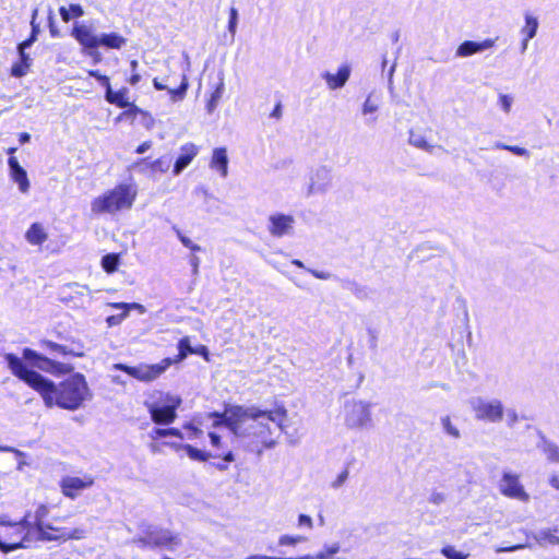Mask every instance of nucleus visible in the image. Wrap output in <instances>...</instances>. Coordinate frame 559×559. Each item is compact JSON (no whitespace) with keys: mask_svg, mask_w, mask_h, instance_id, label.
I'll return each mask as SVG.
<instances>
[{"mask_svg":"<svg viewBox=\"0 0 559 559\" xmlns=\"http://www.w3.org/2000/svg\"><path fill=\"white\" fill-rule=\"evenodd\" d=\"M69 9L71 13L76 17H80L84 14V10L80 4H71Z\"/></svg>","mask_w":559,"mask_h":559,"instance_id":"nucleus-64","label":"nucleus"},{"mask_svg":"<svg viewBox=\"0 0 559 559\" xmlns=\"http://www.w3.org/2000/svg\"><path fill=\"white\" fill-rule=\"evenodd\" d=\"M287 411L277 407L274 411H260L255 407L230 406L224 413H210L213 427L225 425L236 437H254L264 448H273L276 441L271 438L273 426L283 431Z\"/></svg>","mask_w":559,"mask_h":559,"instance_id":"nucleus-2","label":"nucleus"},{"mask_svg":"<svg viewBox=\"0 0 559 559\" xmlns=\"http://www.w3.org/2000/svg\"><path fill=\"white\" fill-rule=\"evenodd\" d=\"M128 88L123 87L121 90H119L118 92H114L111 90V86H108L106 88V95H105V98L108 103L110 104H115L117 105L118 107L120 108H128V107H132L135 109V106L132 105L127 95H128Z\"/></svg>","mask_w":559,"mask_h":559,"instance_id":"nucleus-25","label":"nucleus"},{"mask_svg":"<svg viewBox=\"0 0 559 559\" xmlns=\"http://www.w3.org/2000/svg\"><path fill=\"white\" fill-rule=\"evenodd\" d=\"M19 532L34 528V518L31 512H27L19 522H16Z\"/></svg>","mask_w":559,"mask_h":559,"instance_id":"nucleus-47","label":"nucleus"},{"mask_svg":"<svg viewBox=\"0 0 559 559\" xmlns=\"http://www.w3.org/2000/svg\"><path fill=\"white\" fill-rule=\"evenodd\" d=\"M308 272L311 273L316 278H319V280L331 278V274L328 272L317 271V270H311V269H308Z\"/></svg>","mask_w":559,"mask_h":559,"instance_id":"nucleus-60","label":"nucleus"},{"mask_svg":"<svg viewBox=\"0 0 559 559\" xmlns=\"http://www.w3.org/2000/svg\"><path fill=\"white\" fill-rule=\"evenodd\" d=\"M153 85L158 91L167 90L168 93L170 94L171 100L178 102L182 100L186 96L188 90V79L185 74H182L180 86L177 88H169L166 84H163L157 78L153 80Z\"/></svg>","mask_w":559,"mask_h":559,"instance_id":"nucleus-23","label":"nucleus"},{"mask_svg":"<svg viewBox=\"0 0 559 559\" xmlns=\"http://www.w3.org/2000/svg\"><path fill=\"white\" fill-rule=\"evenodd\" d=\"M175 230H176V234H177V236H178V238H179L180 242H181L186 248H189V249H190L191 251H193V252H199V251H201V250H202V248H201L199 245H197V243L192 242V241H191V239H189L188 237H186V236H185V235H183V234H182L178 228H175Z\"/></svg>","mask_w":559,"mask_h":559,"instance_id":"nucleus-45","label":"nucleus"},{"mask_svg":"<svg viewBox=\"0 0 559 559\" xmlns=\"http://www.w3.org/2000/svg\"><path fill=\"white\" fill-rule=\"evenodd\" d=\"M4 360L13 376L38 392L47 407L55 405L68 411H76L92 399V392L82 373H73L59 384L27 368L19 356L8 353Z\"/></svg>","mask_w":559,"mask_h":559,"instance_id":"nucleus-1","label":"nucleus"},{"mask_svg":"<svg viewBox=\"0 0 559 559\" xmlns=\"http://www.w3.org/2000/svg\"><path fill=\"white\" fill-rule=\"evenodd\" d=\"M127 311L123 310L122 313L120 314H114V316H109L107 319H106V322L108 323L109 326H115V325H118L122 322V320L127 317Z\"/></svg>","mask_w":559,"mask_h":559,"instance_id":"nucleus-54","label":"nucleus"},{"mask_svg":"<svg viewBox=\"0 0 559 559\" xmlns=\"http://www.w3.org/2000/svg\"><path fill=\"white\" fill-rule=\"evenodd\" d=\"M348 476H349V471H348V467H346L331 483V488H333V489L341 488L347 481Z\"/></svg>","mask_w":559,"mask_h":559,"instance_id":"nucleus-49","label":"nucleus"},{"mask_svg":"<svg viewBox=\"0 0 559 559\" xmlns=\"http://www.w3.org/2000/svg\"><path fill=\"white\" fill-rule=\"evenodd\" d=\"M63 527H55L51 524H48L41 530H36V540L37 542H63V534L61 533Z\"/></svg>","mask_w":559,"mask_h":559,"instance_id":"nucleus-24","label":"nucleus"},{"mask_svg":"<svg viewBox=\"0 0 559 559\" xmlns=\"http://www.w3.org/2000/svg\"><path fill=\"white\" fill-rule=\"evenodd\" d=\"M144 526L150 536V543L154 548H167L169 550H174L177 546L180 545V538L178 535L173 534L167 528H162L148 523L144 522Z\"/></svg>","mask_w":559,"mask_h":559,"instance_id":"nucleus-12","label":"nucleus"},{"mask_svg":"<svg viewBox=\"0 0 559 559\" xmlns=\"http://www.w3.org/2000/svg\"><path fill=\"white\" fill-rule=\"evenodd\" d=\"M557 532L558 527L543 528L534 535V539L539 545H545L546 543L550 545H559V536L556 535Z\"/></svg>","mask_w":559,"mask_h":559,"instance_id":"nucleus-29","label":"nucleus"},{"mask_svg":"<svg viewBox=\"0 0 559 559\" xmlns=\"http://www.w3.org/2000/svg\"><path fill=\"white\" fill-rule=\"evenodd\" d=\"M346 288L349 289L358 298H365L367 295L365 287L358 285L355 282H348Z\"/></svg>","mask_w":559,"mask_h":559,"instance_id":"nucleus-51","label":"nucleus"},{"mask_svg":"<svg viewBox=\"0 0 559 559\" xmlns=\"http://www.w3.org/2000/svg\"><path fill=\"white\" fill-rule=\"evenodd\" d=\"M17 50L20 55V62L12 66L11 74L15 78H22L27 73L32 64V59L29 55L25 52L26 49H22V45L17 46Z\"/></svg>","mask_w":559,"mask_h":559,"instance_id":"nucleus-26","label":"nucleus"},{"mask_svg":"<svg viewBox=\"0 0 559 559\" xmlns=\"http://www.w3.org/2000/svg\"><path fill=\"white\" fill-rule=\"evenodd\" d=\"M199 148L193 143H187L181 146L180 155L175 162L173 173L175 176L181 174V171L188 167V165L193 160V158L198 155Z\"/></svg>","mask_w":559,"mask_h":559,"instance_id":"nucleus-17","label":"nucleus"},{"mask_svg":"<svg viewBox=\"0 0 559 559\" xmlns=\"http://www.w3.org/2000/svg\"><path fill=\"white\" fill-rule=\"evenodd\" d=\"M499 491L508 498L516 499L522 502H528L530 500V495L520 483L519 475L512 472H503L499 481Z\"/></svg>","mask_w":559,"mask_h":559,"instance_id":"nucleus-10","label":"nucleus"},{"mask_svg":"<svg viewBox=\"0 0 559 559\" xmlns=\"http://www.w3.org/2000/svg\"><path fill=\"white\" fill-rule=\"evenodd\" d=\"M441 554L447 559H466L467 555H464L461 551H457L453 546H445L441 549Z\"/></svg>","mask_w":559,"mask_h":559,"instance_id":"nucleus-44","label":"nucleus"},{"mask_svg":"<svg viewBox=\"0 0 559 559\" xmlns=\"http://www.w3.org/2000/svg\"><path fill=\"white\" fill-rule=\"evenodd\" d=\"M378 109H379V99L373 97L372 94H369L367 96L365 103L362 104L361 114L364 116H368V115L374 114L376 111H378Z\"/></svg>","mask_w":559,"mask_h":559,"instance_id":"nucleus-38","label":"nucleus"},{"mask_svg":"<svg viewBox=\"0 0 559 559\" xmlns=\"http://www.w3.org/2000/svg\"><path fill=\"white\" fill-rule=\"evenodd\" d=\"M171 364L173 360L170 358H165L159 364L155 365L140 364L131 367L124 364H115L112 368L121 370L139 381L150 382L157 379Z\"/></svg>","mask_w":559,"mask_h":559,"instance_id":"nucleus-8","label":"nucleus"},{"mask_svg":"<svg viewBox=\"0 0 559 559\" xmlns=\"http://www.w3.org/2000/svg\"><path fill=\"white\" fill-rule=\"evenodd\" d=\"M539 442L537 448L544 453L546 459L551 463H559V445L548 439L543 432H538Z\"/></svg>","mask_w":559,"mask_h":559,"instance_id":"nucleus-22","label":"nucleus"},{"mask_svg":"<svg viewBox=\"0 0 559 559\" xmlns=\"http://www.w3.org/2000/svg\"><path fill=\"white\" fill-rule=\"evenodd\" d=\"M138 194L136 187L121 183L95 198L91 203L94 214H116L132 207Z\"/></svg>","mask_w":559,"mask_h":559,"instance_id":"nucleus-3","label":"nucleus"},{"mask_svg":"<svg viewBox=\"0 0 559 559\" xmlns=\"http://www.w3.org/2000/svg\"><path fill=\"white\" fill-rule=\"evenodd\" d=\"M525 24L521 28V34L526 37V40L533 39L538 31L539 22L538 19L531 13H525Z\"/></svg>","mask_w":559,"mask_h":559,"instance_id":"nucleus-30","label":"nucleus"},{"mask_svg":"<svg viewBox=\"0 0 559 559\" xmlns=\"http://www.w3.org/2000/svg\"><path fill=\"white\" fill-rule=\"evenodd\" d=\"M507 417L509 427H513L519 420V416L514 409H508Z\"/></svg>","mask_w":559,"mask_h":559,"instance_id":"nucleus-58","label":"nucleus"},{"mask_svg":"<svg viewBox=\"0 0 559 559\" xmlns=\"http://www.w3.org/2000/svg\"><path fill=\"white\" fill-rule=\"evenodd\" d=\"M492 148L495 150H506V151H509L511 152L512 154L516 155V156H522V157H530V152L524 148V147H521V146H516V145H508V144H504L502 142H495L493 143V146Z\"/></svg>","mask_w":559,"mask_h":559,"instance_id":"nucleus-32","label":"nucleus"},{"mask_svg":"<svg viewBox=\"0 0 559 559\" xmlns=\"http://www.w3.org/2000/svg\"><path fill=\"white\" fill-rule=\"evenodd\" d=\"M209 437H210L211 445L213 447L212 452H221L222 453L226 450H229L228 448H224V445L222 443V438L216 432H210Z\"/></svg>","mask_w":559,"mask_h":559,"instance_id":"nucleus-48","label":"nucleus"},{"mask_svg":"<svg viewBox=\"0 0 559 559\" xmlns=\"http://www.w3.org/2000/svg\"><path fill=\"white\" fill-rule=\"evenodd\" d=\"M372 404L361 400H348L344 403V425L352 430H370L373 428Z\"/></svg>","mask_w":559,"mask_h":559,"instance_id":"nucleus-5","label":"nucleus"},{"mask_svg":"<svg viewBox=\"0 0 559 559\" xmlns=\"http://www.w3.org/2000/svg\"><path fill=\"white\" fill-rule=\"evenodd\" d=\"M119 265V255L115 253H108L102 259V266L107 273H112Z\"/></svg>","mask_w":559,"mask_h":559,"instance_id":"nucleus-37","label":"nucleus"},{"mask_svg":"<svg viewBox=\"0 0 559 559\" xmlns=\"http://www.w3.org/2000/svg\"><path fill=\"white\" fill-rule=\"evenodd\" d=\"M178 359L177 360H183L188 354H193L194 348L191 347L189 337H183L178 343Z\"/></svg>","mask_w":559,"mask_h":559,"instance_id":"nucleus-40","label":"nucleus"},{"mask_svg":"<svg viewBox=\"0 0 559 559\" xmlns=\"http://www.w3.org/2000/svg\"><path fill=\"white\" fill-rule=\"evenodd\" d=\"M171 165V158L169 156H163L154 162L147 163L146 159H141L134 165L140 173L145 174L148 169L155 174H164L169 170Z\"/></svg>","mask_w":559,"mask_h":559,"instance_id":"nucleus-19","label":"nucleus"},{"mask_svg":"<svg viewBox=\"0 0 559 559\" xmlns=\"http://www.w3.org/2000/svg\"><path fill=\"white\" fill-rule=\"evenodd\" d=\"M181 399L177 395L166 394L159 401L145 402L152 420L157 425H169L177 417V408Z\"/></svg>","mask_w":559,"mask_h":559,"instance_id":"nucleus-7","label":"nucleus"},{"mask_svg":"<svg viewBox=\"0 0 559 559\" xmlns=\"http://www.w3.org/2000/svg\"><path fill=\"white\" fill-rule=\"evenodd\" d=\"M88 75L95 78L103 86L106 88L110 86L109 78L106 75H103L97 70H90Z\"/></svg>","mask_w":559,"mask_h":559,"instance_id":"nucleus-53","label":"nucleus"},{"mask_svg":"<svg viewBox=\"0 0 559 559\" xmlns=\"http://www.w3.org/2000/svg\"><path fill=\"white\" fill-rule=\"evenodd\" d=\"M469 406L477 420L497 424L503 419L504 406L499 399L475 396L469 400Z\"/></svg>","mask_w":559,"mask_h":559,"instance_id":"nucleus-6","label":"nucleus"},{"mask_svg":"<svg viewBox=\"0 0 559 559\" xmlns=\"http://www.w3.org/2000/svg\"><path fill=\"white\" fill-rule=\"evenodd\" d=\"M94 478L91 475H84L83 477L66 476L60 480L61 492L70 498L75 499L81 491L92 487Z\"/></svg>","mask_w":559,"mask_h":559,"instance_id":"nucleus-13","label":"nucleus"},{"mask_svg":"<svg viewBox=\"0 0 559 559\" xmlns=\"http://www.w3.org/2000/svg\"><path fill=\"white\" fill-rule=\"evenodd\" d=\"M110 306L115 309H123L127 311V313L129 312V310L131 309H135L138 310L140 313H144L145 312V308L144 306H142L141 304H136V302H132V304H124V302H115V304H110Z\"/></svg>","mask_w":559,"mask_h":559,"instance_id":"nucleus-46","label":"nucleus"},{"mask_svg":"<svg viewBox=\"0 0 559 559\" xmlns=\"http://www.w3.org/2000/svg\"><path fill=\"white\" fill-rule=\"evenodd\" d=\"M409 143L413 146L424 150V151H427V152H431L433 148V146L427 142V140L425 139V136L423 134L415 133L413 131L409 133Z\"/></svg>","mask_w":559,"mask_h":559,"instance_id":"nucleus-33","label":"nucleus"},{"mask_svg":"<svg viewBox=\"0 0 559 559\" xmlns=\"http://www.w3.org/2000/svg\"><path fill=\"white\" fill-rule=\"evenodd\" d=\"M445 495L443 492L435 491L429 497V502L439 506L445 501Z\"/></svg>","mask_w":559,"mask_h":559,"instance_id":"nucleus-55","label":"nucleus"},{"mask_svg":"<svg viewBox=\"0 0 559 559\" xmlns=\"http://www.w3.org/2000/svg\"><path fill=\"white\" fill-rule=\"evenodd\" d=\"M193 354L202 356L207 361L210 360V358H209V349L204 345H200L199 347H195Z\"/></svg>","mask_w":559,"mask_h":559,"instance_id":"nucleus-62","label":"nucleus"},{"mask_svg":"<svg viewBox=\"0 0 559 559\" xmlns=\"http://www.w3.org/2000/svg\"><path fill=\"white\" fill-rule=\"evenodd\" d=\"M238 23V11L236 8H231L229 12L228 31L234 36L236 34Z\"/></svg>","mask_w":559,"mask_h":559,"instance_id":"nucleus-50","label":"nucleus"},{"mask_svg":"<svg viewBox=\"0 0 559 559\" xmlns=\"http://www.w3.org/2000/svg\"><path fill=\"white\" fill-rule=\"evenodd\" d=\"M223 91H224V82L221 81L207 103L206 107H207L209 112H212L216 108L218 100L221 99V97L223 95Z\"/></svg>","mask_w":559,"mask_h":559,"instance_id":"nucleus-41","label":"nucleus"},{"mask_svg":"<svg viewBox=\"0 0 559 559\" xmlns=\"http://www.w3.org/2000/svg\"><path fill=\"white\" fill-rule=\"evenodd\" d=\"M496 39L487 38L483 41L465 40L456 49L457 57H469L472 55L483 52L495 46Z\"/></svg>","mask_w":559,"mask_h":559,"instance_id":"nucleus-16","label":"nucleus"},{"mask_svg":"<svg viewBox=\"0 0 559 559\" xmlns=\"http://www.w3.org/2000/svg\"><path fill=\"white\" fill-rule=\"evenodd\" d=\"M350 76V67L348 64H343L338 68L336 74H332L330 72H324L322 78L325 80V83L330 90H338L342 88Z\"/></svg>","mask_w":559,"mask_h":559,"instance_id":"nucleus-18","label":"nucleus"},{"mask_svg":"<svg viewBox=\"0 0 559 559\" xmlns=\"http://www.w3.org/2000/svg\"><path fill=\"white\" fill-rule=\"evenodd\" d=\"M25 237H26V240L31 245H35V246H39L44 241L47 240V234H46L43 225H40L38 223H34L31 225V227L26 231Z\"/></svg>","mask_w":559,"mask_h":559,"instance_id":"nucleus-27","label":"nucleus"},{"mask_svg":"<svg viewBox=\"0 0 559 559\" xmlns=\"http://www.w3.org/2000/svg\"><path fill=\"white\" fill-rule=\"evenodd\" d=\"M139 531L140 534L132 539V543L142 549H153L144 522L139 525Z\"/></svg>","mask_w":559,"mask_h":559,"instance_id":"nucleus-31","label":"nucleus"},{"mask_svg":"<svg viewBox=\"0 0 559 559\" xmlns=\"http://www.w3.org/2000/svg\"><path fill=\"white\" fill-rule=\"evenodd\" d=\"M514 103V97L509 94L500 93L498 95L497 106L504 112L509 114L511 111L512 105Z\"/></svg>","mask_w":559,"mask_h":559,"instance_id":"nucleus-39","label":"nucleus"},{"mask_svg":"<svg viewBox=\"0 0 559 559\" xmlns=\"http://www.w3.org/2000/svg\"><path fill=\"white\" fill-rule=\"evenodd\" d=\"M49 509L45 504H40L34 514V526L35 530H41V527L48 525L45 519L48 516Z\"/></svg>","mask_w":559,"mask_h":559,"instance_id":"nucleus-35","label":"nucleus"},{"mask_svg":"<svg viewBox=\"0 0 559 559\" xmlns=\"http://www.w3.org/2000/svg\"><path fill=\"white\" fill-rule=\"evenodd\" d=\"M443 431L454 439L461 438L459 428L452 424L450 416L445 415L440 418Z\"/></svg>","mask_w":559,"mask_h":559,"instance_id":"nucleus-34","label":"nucleus"},{"mask_svg":"<svg viewBox=\"0 0 559 559\" xmlns=\"http://www.w3.org/2000/svg\"><path fill=\"white\" fill-rule=\"evenodd\" d=\"M305 540H306V537H304L301 535H296V536L282 535L278 538V545L280 546H296L297 544L302 543Z\"/></svg>","mask_w":559,"mask_h":559,"instance_id":"nucleus-42","label":"nucleus"},{"mask_svg":"<svg viewBox=\"0 0 559 559\" xmlns=\"http://www.w3.org/2000/svg\"><path fill=\"white\" fill-rule=\"evenodd\" d=\"M340 544L334 543L332 545H325L324 549L328 551V554L333 558L338 551H340Z\"/></svg>","mask_w":559,"mask_h":559,"instance_id":"nucleus-61","label":"nucleus"},{"mask_svg":"<svg viewBox=\"0 0 559 559\" xmlns=\"http://www.w3.org/2000/svg\"><path fill=\"white\" fill-rule=\"evenodd\" d=\"M69 287H70L71 289H73V292H74L75 294H79V295H81V296H87L90 300L92 299L91 290H90V288H88L87 286H85V285H80V284H78V283H72V284H70V285H69Z\"/></svg>","mask_w":559,"mask_h":559,"instance_id":"nucleus-52","label":"nucleus"},{"mask_svg":"<svg viewBox=\"0 0 559 559\" xmlns=\"http://www.w3.org/2000/svg\"><path fill=\"white\" fill-rule=\"evenodd\" d=\"M37 35L38 34L32 32L29 38H27L26 40H24L23 43L20 44V45H22V49L29 48L36 41Z\"/></svg>","mask_w":559,"mask_h":559,"instance_id":"nucleus-63","label":"nucleus"},{"mask_svg":"<svg viewBox=\"0 0 559 559\" xmlns=\"http://www.w3.org/2000/svg\"><path fill=\"white\" fill-rule=\"evenodd\" d=\"M40 345L49 350L50 354H58L62 356L72 355L76 357H82L83 352H74L73 349H69L64 345L57 344L51 341L44 340L40 342Z\"/></svg>","mask_w":559,"mask_h":559,"instance_id":"nucleus-28","label":"nucleus"},{"mask_svg":"<svg viewBox=\"0 0 559 559\" xmlns=\"http://www.w3.org/2000/svg\"><path fill=\"white\" fill-rule=\"evenodd\" d=\"M298 525L299 526H306L309 530H311L312 526H313V522H312V519L309 515L300 514L299 518H298Z\"/></svg>","mask_w":559,"mask_h":559,"instance_id":"nucleus-57","label":"nucleus"},{"mask_svg":"<svg viewBox=\"0 0 559 559\" xmlns=\"http://www.w3.org/2000/svg\"><path fill=\"white\" fill-rule=\"evenodd\" d=\"M200 258L197 257L195 254H191L190 258H189V263L192 267V273L193 274H198L199 272V266H200Z\"/></svg>","mask_w":559,"mask_h":559,"instance_id":"nucleus-59","label":"nucleus"},{"mask_svg":"<svg viewBox=\"0 0 559 559\" xmlns=\"http://www.w3.org/2000/svg\"><path fill=\"white\" fill-rule=\"evenodd\" d=\"M8 164L10 167L11 176L13 180L19 185L20 190L22 192H27L29 188V182L24 168L19 164L17 159L13 156L9 157Z\"/></svg>","mask_w":559,"mask_h":559,"instance_id":"nucleus-21","label":"nucleus"},{"mask_svg":"<svg viewBox=\"0 0 559 559\" xmlns=\"http://www.w3.org/2000/svg\"><path fill=\"white\" fill-rule=\"evenodd\" d=\"M185 429L189 431V439H194L202 435V430L198 427H194L192 424L186 425Z\"/></svg>","mask_w":559,"mask_h":559,"instance_id":"nucleus-56","label":"nucleus"},{"mask_svg":"<svg viewBox=\"0 0 559 559\" xmlns=\"http://www.w3.org/2000/svg\"><path fill=\"white\" fill-rule=\"evenodd\" d=\"M210 168L219 173L222 178L228 175V156L225 147H216L213 150Z\"/></svg>","mask_w":559,"mask_h":559,"instance_id":"nucleus-20","label":"nucleus"},{"mask_svg":"<svg viewBox=\"0 0 559 559\" xmlns=\"http://www.w3.org/2000/svg\"><path fill=\"white\" fill-rule=\"evenodd\" d=\"M169 445L171 448H174L175 450L183 449L186 451L187 455L191 460L199 461V462H205L210 457L222 459L225 462H234V460H235V456H234V453L231 450H226L221 453V452H205V451L199 450L190 444L170 443Z\"/></svg>","mask_w":559,"mask_h":559,"instance_id":"nucleus-15","label":"nucleus"},{"mask_svg":"<svg viewBox=\"0 0 559 559\" xmlns=\"http://www.w3.org/2000/svg\"><path fill=\"white\" fill-rule=\"evenodd\" d=\"M23 358L31 361L34 368H37L44 372L51 374H59L69 371L67 365L50 359L44 355L38 354L36 350L31 348L23 349Z\"/></svg>","mask_w":559,"mask_h":559,"instance_id":"nucleus-11","label":"nucleus"},{"mask_svg":"<svg viewBox=\"0 0 559 559\" xmlns=\"http://www.w3.org/2000/svg\"><path fill=\"white\" fill-rule=\"evenodd\" d=\"M71 35L88 55H93V50H96L98 47L120 49L127 43V39L117 33L96 34L94 25L86 22L74 23Z\"/></svg>","mask_w":559,"mask_h":559,"instance_id":"nucleus-4","label":"nucleus"},{"mask_svg":"<svg viewBox=\"0 0 559 559\" xmlns=\"http://www.w3.org/2000/svg\"><path fill=\"white\" fill-rule=\"evenodd\" d=\"M61 533L63 534V542L69 539H82L86 535V531L84 528H74L70 531L63 527Z\"/></svg>","mask_w":559,"mask_h":559,"instance_id":"nucleus-43","label":"nucleus"},{"mask_svg":"<svg viewBox=\"0 0 559 559\" xmlns=\"http://www.w3.org/2000/svg\"><path fill=\"white\" fill-rule=\"evenodd\" d=\"M169 436L183 439L182 432L177 428H154L151 432V437L153 439L165 438Z\"/></svg>","mask_w":559,"mask_h":559,"instance_id":"nucleus-36","label":"nucleus"},{"mask_svg":"<svg viewBox=\"0 0 559 559\" xmlns=\"http://www.w3.org/2000/svg\"><path fill=\"white\" fill-rule=\"evenodd\" d=\"M267 230L276 238L290 236L294 233L295 218L292 215L275 213L269 217Z\"/></svg>","mask_w":559,"mask_h":559,"instance_id":"nucleus-14","label":"nucleus"},{"mask_svg":"<svg viewBox=\"0 0 559 559\" xmlns=\"http://www.w3.org/2000/svg\"><path fill=\"white\" fill-rule=\"evenodd\" d=\"M333 175L329 166L320 165L311 169L306 195L324 194L332 186Z\"/></svg>","mask_w":559,"mask_h":559,"instance_id":"nucleus-9","label":"nucleus"}]
</instances>
